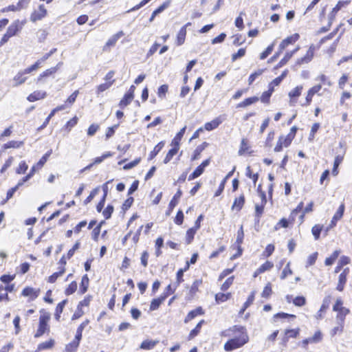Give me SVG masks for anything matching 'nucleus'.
I'll return each mask as SVG.
<instances>
[{
	"instance_id": "32",
	"label": "nucleus",
	"mask_w": 352,
	"mask_h": 352,
	"mask_svg": "<svg viewBox=\"0 0 352 352\" xmlns=\"http://www.w3.org/2000/svg\"><path fill=\"white\" fill-rule=\"evenodd\" d=\"M178 151H179V147H177V146H173V148L169 150V151L168 152V153L166 154V155L164 160V164L168 163L171 160L173 157L177 154Z\"/></svg>"
},
{
	"instance_id": "48",
	"label": "nucleus",
	"mask_w": 352,
	"mask_h": 352,
	"mask_svg": "<svg viewBox=\"0 0 352 352\" xmlns=\"http://www.w3.org/2000/svg\"><path fill=\"white\" fill-rule=\"evenodd\" d=\"M272 291L271 283H268L264 287V289L262 292V294H261V296L263 298H267L270 296V295L272 294Z\"/></svg>"
},
{
	"instance_id": "29",
	"label": "nucleus",
	"mask_w": 352,
	"mask_h": 352,
	"mask_svg": "<svg viewBox=\"0 0 352 352\" xmlns=\"http://www.w3.org/2000/svg\"><path fill=\"white\" fill-rule=\"evenodd\" d=\"M157 342V341L146 340L142 342L140 348L145 350H149L154 348Z\"/></svg>"
},
{
	"instance_id": "41",
	"label": "nucleus",
	"mask_w": 352,
	"mask_h": 352,
	"mask_svg": "<svg viewBox=\"0 0 352 352\" xmlns=\"http://www.w3.org/2000/svg\"><path fill=\"white\" fill-rule=\"evenodd\" d=\"M113 156V153L111 152H106L104 153L102 156L96 157L94 160V164H100L102 162H103L105 159L110 157Z\"/></svg>"
},
{
	"instance_id": "45",
	"label": "nucleus",
	"mask_w": 352,
	"mask_h": 352,
	"mask_svg": "<svg viewBox=\"0 0 352 352\" xmlns=\"http://www.w3.org/2000/svg\"><path fill=\"white\" fill-rule=\"evenodd\" d=\"M322 226L321 225H315L312 229H311V232L313 234V235L314 236V238L316 240H318L320 237V234L322 231Z\"/></svg>"
},
{
	"instance_id": "34",
	"label": "nucleus",
	"mask_w": 352,
	"mask_h": 352,
	"mask_svg": "<svg viewBox=\"0 0 352 352\" xmlns=\"http://www.w3.org/2000/svg\"><path fill=\"white\" fill-rule=\"evenodd\" d=\"M133 96H131L129 95V94H125V95L124 96V98L120 100V107L123 108L126 106H127L128 104H129L131 103V102L133 100Z\"/></svg>"
},
{
	"instance_id": "37",
	"label": "nucleus",
	"mask_w": 352,
	"mask_h": 352,
	"mask_svg": "<svg viewBox=\"0 0 352 352\" xmlns=\"http://www.w3.org/2000/svg\"><path fill=\"white\" fill-rule=\"evenodd\" d=\"M230 293L223 294L218 293L215 296V300L218 303L223 302L228 300L230 297Z\"/></svg>"
},
{
	"instance_id": "39",
	"label": "nucleus",
	"mask_w": 352,
	"mask_h": 352,
	"mask_svg": "<svg viewBox=\"0 0 352 352\" xmlns=\"http://www.w3.org/2000/svg\"><path fill=\"white\" fill-rule=\"evenodd\" d=\"M189 268V262L186 263V266L184 269H180L177 273V286L180 284L184 280L182 278L184 272Z\"/></svg>"
},
{
	"instance_id": "12",
	"label": "nucleus",
	"mask_w": 352,
	"mask_h": 352,
	"mask_svg": "<svg viewBox=\"0 0 352 352\" xmlns=\"http://www.w3.org/2000/svg\"><path fill=\"white\" fill-rule=\"evenodd\" d=\"M322 339V334L320 331H317L312 337L307 338L302 341V344L303 347H306V346L309 344L318 343L320 342Z\"/></svg>"
},
{
	"instance_id": "55",
	"label": "nucleus",
	"mask_w": 352,
	"mask_h": 352,
	"mask_svg": "<svg viewBox=\"0 0 352 352\" xmlns=\"http://www.w3.org/2000/svg\"><path fill=\"white\" fill-rule=\"evenodd\" d=\"M318 257V252H314L312 254L309 255L307 260V264L306 267H308L309 266L313 265Z\"/></svg>"
},
{
	"instance_id": "16",
	"label": "nucleus",
	"mask_w": 352,
	"mask_h": 352,
	"mask_svg": "<svg viewBox=\"0 0 352 352\" xmlns=\"http://www.w3.org/2000/svg\"><path fill=\"white\" fill-rule=\"evenodd\" d=\"M349 272V269L345 268L344 271L339 275L337 289L342 292L344 289V285L346 282V276Z\"/></svg>"
},
{
	"instance_id": "4",
	"label": "nucleus",
	"mask_w": 352,
	"mask_h": 352,
	"mask_svg": "<svg viewBox=\"0 0 352 352\" xmlns=\"http://www.w3.org/2000/svg\"><path fill=\"white\" fill-rule=\"evenodd\" d=\"M23 25V22H21L19 20H16L8 26L6 33L10 35V37L14 36L21 32Z\"/></svg>"
},
{
	"instance_id": "17",
	"label": "nucleus",
	"mask_w": 352,
	"mask_h": 352,
	"mask_svg": "<svg viewBox=\"0 0 352 352\" xmlns=\"http://www.w3.org/2000/svg\"><path fill=\"white\" fill-rule=\"evenodd\" d=\"M222 122V120L220 117L216 118L210 122H206L204 125V128L206 131H212L217 129Z\"/></svg>"
},
{
	"instance_id": "42",
	"label": "nucleus",
	"mask_w": 352,
	"mask_h": 352,
	"mask_svg": "<svg viewBox=\"0 0 352 352\" xmlns=\"http://www.w3.org/2000/svg\"><path fill=\"white\" fill-rule=\"evenodd\" d=\"M292 218L289 217V220H287L285 218L281 219L278 223L276 224L275 228L276 230H278L279 228H286L289 226V223H292Z\"/></svg>"
},
{
	"instance_id": "1",
	"label": "nucleus",
	"mask_w": 352,
	"mask_h": 352,
	"mask_svg": "<svg viewBox=\"0 0 352 352\" xmlns=\"http://www.w3.org/2000/svg\"><path fill=\"white\" fill-rule=\"evenodd\" d=\"M221 336L233 337L224 344L223 348L226 351H232L241 348L249 341V336L246 329L241 326H234L229 329L222 331Z\"/></svg>"
},
{
	"instance_id": "53",
	"label": "nucleus",
	"mask_w": 352,
	"mask_h": 352,
	"mask_svg": "<svg viewBox=\"0 0 352 352\" xmlns=\"http://www.w3.org/2000/svg\"><path fill=\"white\" fill-rule=\"evenodd\" d=\"M278 140L282 142L285 147L289 146L293 140V139L287 135L286 136H280Z\"/></svg>"
},
{
	"instance_id": "47",
	"label": "nucleus",
	"mask_w": 352,
	"mask_h": 352,
	"mask_svg": "<svg viewBox=\"0 0 352 352\" xmlns=\"http://www.w3.org/2000/svg\"><path fill=\"white\" fill-rule=\"evenodd\" d=\"M263 72L264 69H259L256 70L255 72L252 73L248 78L249 85H251L256 80V78L260 76L263 73Z\"/></svg>"
},
{
	"instance_id": "36",
	"label": "nucleus",
	"mask_w": 352,
	"mask_h": 352,
	"mask_svg": "<svg viewBox=\"0 0 352 352\" xmlns=\"http://www.w3.org/2000/svg\"><path fill=\"white\" fill-rule=\"evenodd\" d=\"M340 254L339 250H336L333 252V253L328 258L325 259V265H331L337 259Z\"/></svg>"
},
{
	"instance_id": "57",
	"label": "nucleus",
	"mask_w": 352,
	"mask_h": 352,
	"mask_svg": "<svg viewBox=\"0 0 352 352\" xmlns=\"http://www.w3.org/2000/svg\"><path fill=\"white\" fill-rule=\"evenodd\" d=\"M99 190H100V188L99 187H97L96 188H94L90 193V195L87 197V199L84 201V204L85 205H87L88 203H89L93 199L94 197L98 195V193L99 192Z\"/></svg>"
},
{
	"instance_id": "33",
	"label": "nucleus",
	"mask_w": 352,
	"mask_h": 352,
	"mask_svg": "<svg viewBox=\"0 0 352 352\" xmlns=\"http://www.w3.org/2000/svg\"><path fill=\"white\" fill-rule=\"evenodd\" d=\"M54 344V340L53 339H50L48 341H46V342L41 343L38 346V349H38V351L50 349H52L53 347Z\"/></svg>"
},
{
	"instance_id": "35",
	"label": "nucleus",
	"mask_w": 352,
	"mask_h": 352,
	"mask_svg": "<svg viewBox=\"0 0 352 352\" xmlns=\"http://www.w3.org/2000/svg\"><path fill=\"white\" fill-rule=\"evenodd\" d=\"M344 329V323L336 322V325L331 329V335L334 336L337 334H341Z\"/></svg>"
},
{
	"instance_id": "7",
	"label": "nucleus",
	"mask_w": 352,
	"mask_h": 352,
	"mask_svg": "<svg viewBox=\"0 0 352 352\" xmlns=\"http://www.w3.org/2000/svg\"><path fill=\"white\" fill-rule=\"evenodd\" d=\"M40 292V289L26 287L23 289L22 295L28 297L30 300H34L38 296Z\"/></svg>"
},
{
	"instance_id": "2",
	"label": "nucleus",
	"mask_w": 352,
	"mask_h": 352,
	"mask_svg": "<svg viewBox=\"0 0 352 352\" xmlns=\"http://www.w3.org/2000/svg\"><path fill=\"white\" fill-rule=\"evenodd\" d=\"M351 0H341L338 2L336 6L332 9L331 12L329 14V26H331L333 21H334L337 12L342 8L347 6Z\"/></svg>"
},
{
	"instance_id": "62",
	"label": "nucleus",
	"mask_w": 352,
	"mask_h": 352,
	"mask_svg": "<svg viewBox=\"0 0 352 352\" xmlns=\"http://www.w3.org/2000/svg\"><path fill=\"white\" fill-rule=\"evenodd\" d=\"M113 212V207L111 205H108L107 207L102 212L103 216L106 219H108L111 217V214Z\"/></svg>"
},
{
	"instance_id": "43",
	"label": "nucleus",
	"mask_w": 352,
	"mask_h": 352,
	"mask_svg": "<svg viewBox=\"0 0 352 352\" xmlns=\"http://www.w3.org/2000/svg\"><path fill=\"white\" fill-rule=\"evenodd\" d=\"M254 300V292H253L248 297L247 301L244 303L243 308L240 311V314H243L245 310L253 302Z\"/></svg>"
},
{
	"instance_id": "52",
	"label": "nucleus",
	"mask_w": 352,
	"mask_h": 352,
	"mask_svg": "<svg viewBox=\"0 0 352 352\" xmlns=\"http://www.w3.org/2000/svg\"><path fill=\"white\" fill-rule=\"evenodd\" d=\"M114 80H112L111 81L107 82L105 83L101 84L98 87V93L103 92L108 89L113 83Z\"/></svg>"
},
{
	"instance_id": "56",
	"label": "nucleus",
	"mask_w": 352,
	"mask_h": 352,
	"mask_svg": "<svg viewBox=\"0 0 352 352\" xmlns=\"http://www.w3.org/2000/svg\"><path fill=\"white\" fill-rule=\"evenodd\" d=\"M293 303L298 307H302L305 305L306 299L303 296H297L293 300Z\"/></svg>"
},
{
	"instance_id": "6",
	"label": "nucleus",
	"mask_w": 352,
	"mask_h": 352,
	"mask_svg": "<svg viewBox=\"0 0 352 352\" xmlns=\"http://www.w3.org/2000/svg\"><path fill=\"white\" fill-rule=\"evenodd\" d=\"M47 15V10L44 7L43 5H40L38 6V10H34L31 16H30V20L32 22H36L37 21H40L43 19L45 16Z\"/></svg>"
},
{
	"instance_id": "5",
	"label": "nucleus",
	"mask_w": 352,
	"mask_h": 352,
	"mask_svg": "<svg viewBox=\"0 0 352 352\" xmlns=\"http://www.w3.org/2000/svg\"><path fill=\"white\" fill-rule=\"evenodd\" d=\"M243 237H244V232H243V226H241L239 230L237 232V236H236V243L237 244V246H236L237 253L231 256V258H230L231 260H234L242 254L243 250H242L241 245L243 243Z\"/></svg>"
},
{
	"instance_id": "40",
	"label": "nucleus",
	"mask_w": 352,
	"mask_h": 352,
	"mask_svg": "<svg viewBox=\"0 0 352 352\" xmlns=\"http://www.w3.org/2000/svg\"><path fill=\"white\" fill-rule=\"evenodd\" d=\"M79 342L78 340H74L72 342L66 345V351L67 352H74L77 350L79 346Z\"/></svg>"
},
{
	"instance_id": "21",
	"label": "nucleus",
	"mask_w": 352,
	"mask_h": 352,
	"mask_svg": "<svg viewBox=\"0 0 352 352\" xmlns=\"http://www.w3.org/2000/svg\"><path fill=\"white\" fill-rule=\"evenodd\" d=\"M203 311L201 307H198L194 310L190 311L184 319V322L188 323L189 321L192 320L194 318L199 315H202Z\"/></svg>"
},
{
	"instance_id": "3",
	"label": "nucleus",
	"mask_w": 352,
	"mask_h": 352,
	"mask_svg": "<svg viewBox=\"0 0 352 352\" xmlns=\"http://www.w3.org/2000/svg\"><path fill=\"white\" fill-rule=\"evenodd\" d=\"M49 320L50 316L47 314H43L40 316L38 329L35 333L34 337L38 338L48 330L47 322Z\"/></svg>"
},
{
	"instance_id": "46",
	"label": "nucleus",
	"mask_w": 352,
	"mask_h": 352,
	"mask_svg": "<svg viewBox=\"0 0 352 352\" xmlns=\"http://www.w3.org/2000/svg\"><path fill=\"white\" fill-rule=\"evenodd\" d=\"M58 69V67H52L49 69L45 70L42 74H40V76L38 78V80H41L42 78L49 76L50 75H52L54 74Z\"/></svg>"
},
{
	"instance_id": "61",
	"label": "nucleus",
	"mask_w": 352,
	"mask_h": 352,
	"mask_svg": "<svg viewBox=\"0 0 352 352\" xmlns=\"http://www.w3.org/2000/svg\"><path fill=\"white\" fill-rule=\"evenodd\" d=\"M245 54V48H241L238 50V52L236 54H234L232 55V60L235 61L239 58L243 57Z\"/></svg>"
},
{
	"instance_id": "18",
	"label": "nucleus",
	"mask_w": 352,
	"mask_h": 352,
	"mask_svg": "<svg viewBox=\"0 0 352 352\" xmlns=\"http://www.w3.org/2000/svg\"><path fill=\"white\" fill-rule=\"evenodd\" d=\"M168 295V294H164L161 296L160 298L153 299L150 305V309L151 311L157 309L160 305L164 301Z\"/></svg>"
},
{
	"instance_id": "64",
	"label": "nucleus",
	"mask_w": 352,
	"mask_h": 352,
	"mask_svg": "<svg viewBox=\"0 0 352 352\" xmlns=\"http://www.w3.org/2000/svg\"><path fill=\"white\" fill-rule=\"evenodd\" d=\"M233 280H234V276H231V277L228 278L221 285V290H223V291L227 290L230 287V285L233 283Z\"/></svg>"
},
{
	"instance_id": "19",
	"label": "nucleus",
	"mask_w": 352,
	"mask_h": 352,
	"mask_svg": "<svg viewBox=\"0 0 352 352\" xmlns=\"http://www.w3.org/2000/svg\"><path fill=\"white\" fill-rule=\"evenodd\" d=\"M46 96V92L42 91H35L32 94H30L27 99L30 102H34L36 100L43 99Z\"/></svg>"
},
{
	"instance_id": "38",
	"label": "nucleus",
	"mask_w": 352,
	"mask_h": 352,
	"mask_svg": "<svg viewBox=\"0 0 352 352\" xmlns=\"http://www.w3.org/2000/svg\"><path fill=\"white\" fill-rule=\"evenodd\" d=\"M197 232V230L194 228H191L188 230L186 236V241L187 244H190L194 239V236Z\"/></svg>"
},
{
	"instance_id": "9",
	"label": "nucleus",
	"mask_w": 352,
	"mask_h": 352,
	"mask_svg": "<svg viewBox=\"0 0 352 352\" xmlns=\"http://www.w3.org/2000/svg\"><path fill=\"white\" fill-rule=\"evenodd\" d=\"M210 164V159H207L204 161L188 177V180H192L199 177L204 171V169Z\"/></svg>"
},
{
	"instance_id": "31",
	"label": "nucleus",
	"mask_w": 352,
	"mask_h": 352,
	"mask_svg": "<svg viewBox=\"0 0 352 352\" xmlns=\"http://www.w3.org/2000/svg\"><path fill=\"white\" fill-rule=\"evenodd\" d=\"M343 160V156L341 155H337L335 157L334 163H333V168L332 170V174L335 176H336L338 174V168L339 165L342 163Z\"/></svg>"
},
{
	"instance_id": "15",
	"label": "nucleus",
	"mask_w": 352,
	"mask_h": 352,
	"mask_svg": "<svg viewBox=\"0 0 352 352\" xmlns=\"http://www.w3.org/2000/svg\"><path fill=\"white\" fill-rule=\"evenodd\" d=\"M122 36H124V32L122 31H120L118 33L113 35L111 38H109V40L105 43L103 50H107V48L114 46L116 44L118 39L121 38Z\"/></svg>"
},
{
	"instance_id": "26",
	"label": "nucleus",
	"mask_w": 352,
	"mask_h": 352,
	"mask_svg": "<svg viewBox=\"0 0 352 352\" xmlns=\"http://www.w3.org/2000/svg\"><path fill=\"white\" fill-rule=\"evenodd\" d=\"M350 263V258L348 256H342L340 257L338 265L335 268V272L338 273L341 268Z\"/></svg>"
},
{
	"instance_id": "14",
	"label": "nucleus",
	"mask_w": 352,
	"mask_h": 352,
	"mask_svg": "<svg viewBox=\"0 0 352 352\" xmlns=\"http://www.w3.org/2000/svg\"><path fill=\"white\" fill-rule=\"evenodd\" d=\"M344 204H342L337 210L336 212L334 214L331 219V223L329 225L330 228L334 227L336 225L337 221L342 217L344 212Z\"/></svg>"
},
{
	"instance_id": "63",
	"label": "nucleus",
	"mask_w": 352,
	"mask_h": 352,
	"mask_svg": "<svg viewBox=\"0 0 352 352\" xmlns=\"http://www.w3.org/2000/svg\"><path fill=\"white\" fill-rule=\"evenodd\" d=\"M77 289V284L76 282L71 283L65 290L67 295L73 294Z\"/></svg>"
},
{
	"instance_id": "11",
	"label": "nucleus",
	"mask_w": 352,
	"mask_h": 352,
	"mask_svg": "<svg viewBox=\"0 0 352 352\" xmlns=\"http://www.w3.org/2000/svg\"><path fill=\"white\" fill-rule=\"evenodd\" d=\"M26 75H27V74L25 73L24 69L18 72L12 79L13 82H14L13 87H18V86L23 84L28 79V77Z\"/></svg>"
},
{
	"instance_id": "13",
	"label": "nucleus",
	"mask_w": 352,
	"mask_h": 352,
	"mask_svg": "<svg viewBox=\"0 0 352 352\" xmlns=\"http://www.w3.org/2000/svg\"><path fill=\"white\" fill-rule=\"evenodd\" d=\"M299 38L298 34H294L293 35L288 36L285 39H284L279 45L280 51L282 52L285 47H287L289 44H293L296 41H297Z\"/></svg>"
},
{
	"instance_id": "44",
	"label": "nucleus",
	"mask_w": 352,
	"mask_h": 352,
	"mask_svg": "<svg viewBox=\"0 0 352 352\" xmlns=\"http://www.w3.org/2000/svg\"><path fill=\"white\" fill-rule=\"evenodd\" d=\"M299 334V329H288L285 331V341L289 338H296Z\"/></svg>"
},
{
	"instance_id": "20",
	"label": "nucleus",
	"mask_w": 352,
	"mask_h": 352,
	"mask_svg": "<svg viewBox=\"0 0 352 352\" xmlns=\"http://www.w3.org/2000/svg\"><path fill=\"white\" fill-rule=\"evenodd\" d=\"M186 129V126H184L182 129H180V131L176 134L175 137L172 140L171 145L173 146H177L179 148V142L183 138L185 131Z\"/></svg>"
},
{
	"instance_id": "59",
	"label": "nucleus",
	"mask_w": 352,
	"mask_h": 352,
	"mask_svg": "<svg viewBox=\"0 0 352 352\" xmlns=\"http://www.w3.org/2000/svg\"><path fill=\"white\" fill-rule=\"evenodd\" d=\"M246 176L248 177L249 178L252 179L254 184H256V182L258 178V173H255V174L252 173L250 166H248L246 168Z\"/></svg>"
},
{
	"instance_id": "27",
	"label": "nucleus",
	"mask_w": 352,
	"mask_h": 352,
	"mask_svg": "<svg viewBox=\"0 0 352 352\" xmlns=\"http://www.w3.org/2000/svg\"><path fill=\"white\" fill-rule=\"evenodd\" d=\"M204 323V320H201L195 327V329H193L188 335V340L193 339L195 336H197L199 333L200 332L202 324Z\"/></svg>"
},
{
	"instance_id": "22",
	"label": "nucleus",
	"mask_w": 352,
	"mask_h": 352,
	"mask_svg": "<svg viewBox=\"0 0 352 352\" xmlns=\"http://www.w3.org/2000/svg\"><path fill=\"white\" fill-rule=\"evenodd\" d=\"M244 203L245 197L243 195H241V196L235 199L232 206V209L235 210L236 211H239L243 208Z\"/></svg>"
},
{
	"instance_id": "24",
	"label": "nucleus",
	"mask_w": 352,
	"mask_h": 352,
	"mask_svg": "<svg viewBox=\"0 0 352 352\" xmlns=\"http://www.w3.org/2000/svg\"><path fill=\"white\" fill-rule=\"evenodd\" d=\"M336 322L344 323L346 316L349 313V310L346 308L340 309L337 311Z\"/></svg>"
},
{
	"instance_id": "30",
	"label": "nucleus",
	"mask_w": 352,
	"mask_h": 352,
	"mask_svg": "<svg viewBox=\"0 0 352 352\" xmlns=\"http://www.w3.org/2000/svg\"><path fill=\"white\" fill-rule=\"evenodd\" d=\"M23 144H24V142L23 141L12 140V141L8 142V143L5 144L3 145V148L6 149L11 148H19L21 146H23Z\"/></svg>"
},
{
	"instance_id": "23",
	"label": "nucleus",
	"mask_w": 352,
	"mask_h": 352,
	"mask_svg": "<svg viewBox=\"0 0 352 352\" xmlns=\"http://www.w3.org/2000/svg\"><path fill=\"white\" fill-rule=\"evenodd\" d=\"M186 36V27H182L177 35L176 43L178 46L184 44V43L185 42Z\"/></svg>"
},
{
	"instance_id": "60",
	"label": "nucleus",
	"mask_w": 352,
	"mask_h": 352,
	"mask_svg": "<svg viewBox=\"0 0 352 352\" xmlns=\"http://www.w3.org/2000/svg\"><path fill=\"white\" fill-rule=\"evenodd\" d=\"M79 94L78 90L75 91L66 100L65 103L68 104L69 105H72L74 102L76 101V99Z\"/></svg>"
},
{
	"instance_id": "28",
	"label": "nucleus",
	"mask_w": 352,
	"mask_h": 352,
	"mask_svg": "<svg viewBox=\"0 0 352 352\" xmlns=\"http://www.w3.org/2000/svg\"><path fill=\"white\" fill-rule=\"evenodd\" d=\"M164 145V142H160L158 143L153 148V150L150 153L148 160H153L157 154L158 153L162 150Z\"/></svg>"
},
{
	"instance_id": "49",
	"label": "nucleus",
	"mask_w": 352,
	"mask_h": 352,
	"mask_svg": "<svg viewBox=\"0 0 352 352\" xmlns=\"http://www.w3.org/2000/svg\"><path fill=\"white\" fill-rule=\"evenodd\" d=\"M202 281L201 280H195L191 285L190 293L193 296L197 291L199 286L201 285Z\"/></svg>"
},
{
	"instance_id": "58",
	"label": "nucleus",
	"mask_w": 352,
	"mask_h": 352,
	"mask_svg": "<svg viewBox=\"0 0 352 352\" xmlns=\"http://www.w3.org/2000/svg\"><path fill=\"white\" fill-rule=\"evenodd\" d=\"M64 272L65 270L63 269L60 272L54 273L48 278V282L51 283H54L59 276H62L64 274Z\"/></svg>"
},
{
	"instance_id": "54",
	"label": "nucleus",
	"mask_w": 352,
	"mask_h": 352,
	"mask_svg": "<svg viewBox=\"0 0 352 352\" xmlns=\"http://www.w3.org/2000/svg\"><path fill=\"white\" fill-rule=\"evenodd\" d=\"M28 168V165L25 161H22L19 167L16 168V172L17 174H23Z\"/></svg>"
},
{
	"instance_id": "25",
	"label": "nucleus",
	"mask_w": 352,
	"mask_h": 352,
	"mask_svg": "<svg viewBox=\"0 0 352 352\" xmlns=\"http://www.w3.org/2000/svg\"><path fill=\"white\" fill-rule=\"evenodd\" d=\"M258 100H259V98L256 96L246 98L245 100H244L243 101H242L241 102H240L237 104V108L246 107L249 105H251V104L258 102Z\"/></svg>"
},
{
	"instance_id": "50",
	"label": "nucleus",
	"mask_w": 352,
	"mask_h": 352,
	"mask_svg": "<svg viewBox=\"0 0 352 352\" xmlns=\"http://www.w3.org/2000/svg\"><path fill=\"white\" fill-rule=\"evenodd\" d=\"M274 267V264L270 261H266L259 268L258 272H265V271L270 270Z\"/></svg>"
},
{
	"instance_id": "8",
	"label": "nucleus",
	"mask_w": 352,
	"mask_h": 352,
	"mask_svg": "<svg viewBox=\"0 0 352 352\" xmlns=\"http://www.w3.org/2000/svg\"><path fill=\"white\" fill-rule=\"evenodd\" d=\"M314 52L315 46L311 45L307 50L306 54L303 57L298 58L296 63L298 65H302L309 63L314 56Z\"/></svg>"
},
{
	"instance_id": "10",
	"label": "nucleus",
	"mask_w": 352,
	"mask_h": 352,
	"mask_svg": "<svg viewBox=\"0 0 352 352\" xmlns=\"http://www.w3.org/2000/svg\"><path fill=\"white\" fill-rule=\"evenodd\" d=\"M303 89V87L302 85L297 86L294 89L291 90L288 96L290 98L289 100V105L290 106H294L296 103V98H298L302 92V90Z\"/></svg>"
},
{
	"instance_id": "51",
	"label": "nucleus",
	"mask_w": 352,
	"mask_h": 352,
	"mask_svg": "<svg viewBox=\"0 0 352 352\" xmlns=\"http://www.w3.org/2000/svg\"><path fill=\"white\" fill-rule=\"evenodd\" d=\"M290 263L289 262L285 268L283 269L282 274L280 275L281 279H285L287 276L292 274V270L290 269Z\"/></svg>"
}]
</instances>
